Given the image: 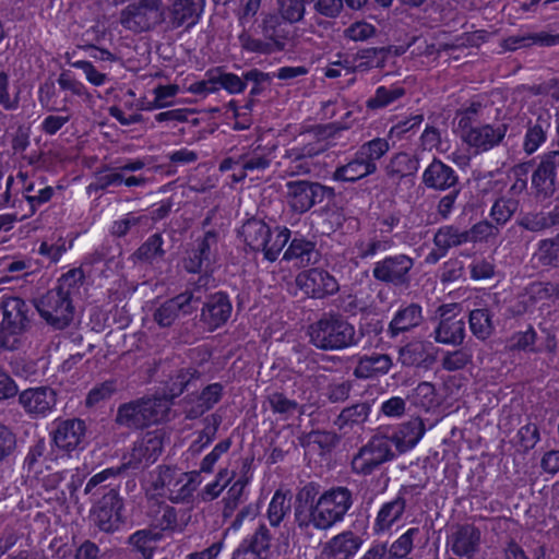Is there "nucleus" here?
<instances>
[{
	"mask_svg": "<svg viewBox=\"0 0 559 559\" xmlns=\"http://www.w3.org/2000/svg\"><path fill=\"white\" fill-rule=\"evenodd\" d=\"M362 538L353 531H344L329 539L320 559H352L362 546Z\"/></svg>",
	"mask_w": 559,
	"mask_h": 559,
	"instance_id": "b1692460",
	"label": "nucleus"
},
{
	"mask_svg": "<svg viewBox=\"0 0 559 559\" xmlns=\"http://www.w3.org/2000/svg\"><path fill=\"white\" fill-rule=\"evenodd\" d=\"M487 109L479 102H473L469 106L459 111V123L457 128L460 135L464 131H468L469 128H474L480 123V118L484 116V111Z\"/></svg>",
	"mask_w": 559,
	"mask_h": 559,
	"instance_id": "864d4df0",
	"label": "nucleus"
},
{
	"mask_svg": "<svg viewBox=\"0 0 559 559\" xmlns=\"http://www.w3.org/2000/svg\"><path fill=\"white\" fill-rule=\"evenodd\" d=\"M19 403L32 418L45 417L57 404V391L48 385L29 388L19 394Z\"/></svg>",
	"mask_w": 559,
	"mask_h": 559,
	"instance_id": "6ab92c4d",
	"label": "nucleus"
},
{
	"mask_svg": "<svg viewBox=\"0 0 559 559\" xmlns=\"http://www.w3.org/2000/svg\"><path fill=\"white\" fill-rule=\"evenodd\" d=\"M471 361V352L466 348H457L447 352L442 357L441 365L447 371H457L465 368Z\"/></svg>",
	"mask_w": 559,
	"mask_h": 559,
	"instance_id": "0e129e2a",
	"label": "nucleus"
},
{
	"mask_svg": "<svg viewBox=\"0 0 559 559\" xmlns=\"http://www.w3.org/2000/svg\"><path fill=\"white\" fill-rule=\"evenodd\" d=\"M170 411V402L163 396H143L118 406L115 424L129 430H142L164 421Z\"/></svg>",
	"mask_w": 559,
	"mask_h": 559,
	"instance_id": "39448f33",
	"label": "nucleus"
},
{
	"mask_svg": "<svg viewBox=\"0 0 559 559\" xmlns=\"http://www.w3.org/2000/svg\"><path fill=\"white\" fill-rule=\"evenodd\" d=\"M200 485V472L183 473L177 467L159 465L151 473L148 492L179 503L189 501Z\"/></svg>",
	"mask_w": 559,
	"mask_h": 559,
	"instance_id": "0eeeda50",
	"label": "nucleus"
},
{
	"mask_svg": "<svg viewBox=\"0 0 559 559\" xmlns=\"http://www.w3.org/2000/svg\"><path fill=\"white\" fill-rule=\"evenodd\" d=\"M288 37L289 31L277 14L262 13L253 32L243 29L238 35V40L247 52L272 55L285 49Z\"/></svg>",
	"mask_w": 559,
	"mask_h": 559,
	"instance_id": "20e7f679",
	"label": "nucleus"
},
{
	"mask_svg": "<svg viewBox=\"0 0 559 559\" xmlns=\"http://www.w3.org/2000/svg\"><path fill=\"white\" fill-rule=\"evenodd\" d=\"M218 242V234L215 230H209L204 236L197 240V247L191 250L188 259L185 261V269L189 273H201L210 267L214 252Z\"/></svg>",
	"mask_w": 559,
	"mask_h": 559,
	"instance_id": "393cba45",
	"label": "nucleus"
},
{
	"mask_svg": "<svg viewBox=\"0 0 559 559\" xmlns=\"http://www.w3.org/2000/svg\"><path fill=\"white\" fill-rule=\"evenodd\" d=\"M399 362L404 367L430 369L437 357L430 343L413 340L399 349Z\"/></svg>",
	"mask_w": 559,
	"mask_h": 559,
	"instance_id": "cd10ccee",
	"label": "nucleus"
},
{
	"mask_svg": "<svg viewBox=\"0 0 559 559\" xmlns=\"http://www.w3.org/2000/svg\"><path fill=\"white\" fill-rule=\"evenodd\" d=\"M233 312V304L227 293L216 292L206 297L199 314V323L204 331L214 332L224 326Z\"/></svg>",
	"mask_w": 559,
	"mask_h": 559,
	"instance_id": "4468645a",
	"label": "nucleus"
},
{
	"mask_svg": "<svg viewBox=\"0 0 559 559\" xmlns=\"http://www.w3.org/2000/svg\"><path fill=\"white\" fill-rule=\"evenodd\" d=\"M518 226L531 233H543L559 227V199L543 206L539 211L522 213Z\"/></svg>",
	"mask_w": 559,
	"mask_h": 559,
	"instance_id": "412c9836",
	"label": "nucleus"
},
{
	"mask_svg": "<svg viewBox=\"0 0 559 559\" xmlns=\"http://www.w3.org/2000/svg\"><path fill=\"white\" fill-rule=\"evenodd\" d=\"M419 168L418 157L406 152L394 154L385 166V174L392 180L415 176Z\"/></svg>",
	"mask_w": 559,
	"mask_h": 559,
	"instance_id": "c9c22d12",
	"label": "nucleus"
},
{
	"mask_svg": "<svg viewBox=\"0 0 559 559\" xmlns=\"http://www.w3.org/2000/svg\"><path fill=\"white\" fill-rule=\"evenodd\" d=\"M53 444L61 451L72 452L81 447L86 437L85 421L80 418L61 419L55 423L51 432Z\"/></svg>",
	"mask_w": 559,
	"mask_h": 559,
	"instance_id": "aec40b11",
	"label": "nucleus"
},
{
	"mask_svg": "<svg viewBox=\"0 0 559 559\" xmlns=\"http://www.w3.org/2000/svg\"><path fill=\"white\" fill-rule=\"evenodd\" d=\"M245 243L252 251H262L265 260L274 262L290 238L287 227L277 226L274 230L262 219H247L239 231Z\"/></svg>",
	"mask_w": 559,
	"mask_h": 559,
	"instance_id": "6e6552de",
	"label": "nucleus"
},
{
	"mask_svg": "<svg viewBox=\"0 0 559 559\" xmlns=\"http://www.w3.org/2000/svg\"><path fill=\"white\" fill-rule=\"evenodd\" d=\"M117 391V380H106L91 389L85 399V405L87 407L96 406L99 403L109 400Z\"/></svg>",
	"mask_w": 559,
	"mask_h": 559,
	"instance_id": "13d9d810",
	"label": "nucleus"
},
{
	"mask_svg": "<svg viewBox=\"0 0 559 559\" xmlns=\"http://www.w3.org/2000/svg\"><path fill=\"white\" fill-rule=\"evenodd\" d=\"M390 150V144L385 139L376 138L371 141L364 143L357 153L364 157L365 160L376 163Z\"/></svg>",
	"mask_w": 559,
	"mask_h": 559,
	"instance_id": "680f3d73",
	"label": "nucleus"
},
{
	"mask_svg": "<svg viewBox=\"0 0 559 559\" xmlns=\"http://www.w3.org/2000/svg\"><path fill=\"white\" fill-rule=\"evenodd\" d=\"M377 171L376 163L364 159L357 152L352 160L347 164L338 166L332 178L337 181L355 182Z\"/></svg>",
	"mask_w": 559,
	"mask_h": 559,
	"instance_id": "72a5a7b5",
	"label": "nucleus"
},
{
	"mask_svg": "<svg viewBox=\"0 0 559 559\" xmlns=\"http://www.w3.org/2000/svg\"><path fill=\"white\" fill-rule=\"evenodd\" d=\"M247 484H248L247 478H239L228 489L226 497L223 499V502H224L223 515H224V518L231 516V514L234 513V511L236 510L238 504L241 502Z\"/></svg>",
	"mask_w": 559,
	"mask_h": 559,
	"instance_id": "052dcab7",
	"label": "nucleus"
},
{
	"mask_svg": "<svg viewBox=\"0 0 559 559\" xmlns=\"http://www.w3.org/2000/svg\"><path fill=\"white\" fill-rule=\"evenodd\" d=\"M447 306L439 308L440 321L435 328L432 337L439 344L461 346L465 340V321L463 318L452 314L448 316Z\"/></svg>",
	"mask_w": 559,
	"mask_h": 559,
	"instance_id": "4be33fe9",
	"label": "nucleus"
},
{
	"mask_svg": "<svg viewBox=\"0 0 559 559\" xmlns=\"http://www.w3.org/2000/svg\"><path fill=\"white\" fill-rule=\"evenodd\" d=\"M500 233L498 226L491 224L488 221H480L477 224L473 225L469 229L466 230V235H468V242H483L488 241L490 238H496Z\"/></svg>",
	"mask_w": 559,
	"mask_h": 559,
	"instance_id": "338daca9",
	"label": "nucleus"
},
{
	"mask_svg": "<svg viewBox=\"0 0 559 559\" xmlns=\"http://www.w3.org/2000/svg\"><path fill=\"white\" fill-rule=\"evenodd\" d=\"M353 390V383L349 380L332 381L324 388L323 395L332 403H344L346 402Z\"/></svg>",
	"mask_w": 559,
	"mask_h": 559,
	"instance_id": "69168bd1",
	"label": "nucleus"
},
{
	"mask_svg": "<svg viewBox=\"0 0 559 559\" xmlns=\"http://www.w3.org/2000/svg\"><path fill=\"white\" fill-rule=\"evenodd\" d=\"M306 3L304 0H277L278 16L289 23H297L305 16Z\"/></svg>",
	"mask_w": 559,
	"mask_h": 559,
	"instance_id": "bf43d9fd",
	"label": "nucleus"
},
{
	"mask_svg": "<svg viewBox=\"0 0 559 559\" xmlns=\"http://www.w3.org/2000/svg\"><path fill=\"white\" fill-rule=\"evenodd\" d=\"M162 534L152 530H140L130 535L128 544L142 555L143 559H152L156 549V543Z\"/></svg>",
	"mask_w": 559,
	"mask_h": 559,
	"instance_id": "c03bdc74",
	"label": "nucleus"
},
{
	"mask_svg": "<svg viewBox=\"0 0 559 559\" xmlns=\"http://www.w3.org/2000/svg\"><path fill=\"white\" fill-rule=\"evenodd\" d=\"M534 259L543 267L559 269V233L538 241Z\"/></svg>",
	"mask_w": 559,
	"mask_h": 559,
	"instance_id": "37998d69",
	"label": "nucleus"
},
{
	"mask_svg": "<svg viewBox=\"0 0 559 559\" xmlns=\"http://www.w3.org/2000/svg\"><path fill=\"white\" fill-rule=\"evenodd\" d=\"M371 406L368 402H359L342 409L333 424L338 430L359 426L368 420Z\"/></svg>",
	"mask_w": 559,
	"mask_h": 559,
	"instance_id": "a19ab883",
	"label": "nucleus"
},
{
	"mask_svg": "<svg viewBox=\"0 0 559 559\" xmlns=\"http://www.w3.org/2000/svg\"><path fill=\"white\" fill-rule=\"evenodd\" d=\"M518 207L519 201L513 198H500L493 203L490 216L496 222V226L499 227L510 221Z\"/></svg>",
	"mask_w": 559,
	"mask_h": 559,
	"instance_id": "5fc2aeb1",
	"label": "nucleus"
},
{
	"mask_svg": "<svg viewBox=\"0 0 559 559\" xmlns=\"http://www.w3.org/2000/svg\"><path fill=\"white\" fill-rule=\"evenodd\" d=\"M418 485H404L400 488L397 496L385 502L379 510L374 522L376 532H384L396 523L403 515L406 508V496L411 495L416 488H424Z\"/></svg>",
	"mask_w": 559,
	"mask_h": 559,
	"instance_id": "a878e982",
	"label": "nucleus"
},
{
	"mask_svg": "<svg viewBox=\"0 0 559 559\" xmlns=\"http://www.w3.org/2000/svg\"><path fill=\"white\" fill-rule=\"evenodd\" d=\"M201 296L183 292L162 302L153 312V319L160 328H170L180 316H190L197 309Z\"/></svg>",
	"mask_w": 559,
	"mask_h": 559,
	"instance_id": "2eb2a0df",
	"label": "nucleus"
},
{
	"mask_svg": "<svg viewBox=\"0 0 559 559\" xmlns=\"http://www.w3.org/2000/svg\"><path fill=\"white\" fill-rule=\"evenodd\" d=\"M122 500L116 489L110 488L93 507L91 519L103 532H114L119 527Z\"/></svg>",
	"mask_w": 559,
	"mask_h": 559,
	"instance_id": "a211bd4d",
	"label": "nucleus"
},
{
	"mask_svg": "<svg viewBox=\"0 0 559 559\" xmlns=\"http://www.w3.org/2000/svg\"><path fill=\"white\" fill-rule=\"evenodd\" d=\"M310 344L321 350H343L360 343L364 328L355 326L340 313H324L308 328Z\"/></svg>",
	"mask_w": 559,
	"mask_h": 559,
	"instance_id": "7ed1b4c3",
	"label": "nucleus"
},
{
	"mask_svg": "<svg viewBox=\"0 0 559 559\" xmlns=\"http://www.w3.org/2000/svg\"><path fill=\"white\" fill-rule=\"evenodd\" d=\"M223 390L224 386L217 382L206 385L198 396L197 404L188 411L187 417L198 418L210 411L222 399Z\"/></svg>",
	"mask_w": 559,
	"mask_h": 559,
	"instance_id": "79ce46f5",
	"label": "nucleus"
},
{
	"mask_svg": "<svg viewBox=\"0 0 559 559\" xmlns=\"http://www.w3.org/2000/svg\"><path fill=\"white\" fill-rule=\"evenodd\" d=\"M392 247V241L388 238H380L376 235L361 237L355 242L357 257L360 259L372 258L379 253L386 252Z\"/></svg>",
	"mask_w": 559,
	"mask_h": 559,
	"instance_id": "49530a36",
	"label": "nucleus"
},
{
	"mask_svg": "<svg viewBox=\"0 0 559 559\" xmlns=\"http://www.w3.org/2000/svg\"><path fill=\"white\" fill-rule=\"evenodd\" d=\"M163 452V435L155 430L146 432L134 445L122 463L127 471H139L153 464Z\"/></svg>",
	"mask_w": 559,
	"mask_h": 559,
	"instance_id": "ddd939ff",
	"label": "nucleus"
},
{
	"mask_svg": "<svg viewBox=\"0 0 559 559\" xmlns=\"http://www.w3.org/2000/svg\"><path fill=\"white\" fill-rule=\"evenodd\" d=\"M510 118H503L492 123L478 124L462 132L461 139L476 154L488 152L503 143L510 129Z\"/></svg>",
	"mask_w": 559,
	"mask_h": 559,
	"instance_id": "9b49d317",
	"label": "nucleus"
},
{
	"mask_svg": "<svg viewBox=\"0 0 559 559\" xmlns=\"http://www.w3.org/2000/svg\"><path fill=\"white\" fill-rule=\"evenodd\" d=\"M153 524L160 531H174L178 525L177 511L165 502H156L150 511Z\"/></svg>",
	"mask_w": 559,
	"mask_h": 559,
	"instance_id": "09e8293b",
	"label": "nucleus"
},
{
	"mask_svg": "<svg viewBox=\"0 0 559 559\" xmlns=\"http://www.w3.org/2000/svg\"><path fill=\"white\" fill-rule=\"evenodd\" d=\"M120 22L134 33L166 26L164 0H134L121 11Z\"/></svg>",
	"mask_w": 559,
	"mask_h": 559,
	"instance_id": "1a4fd4ad",
	"label": "nucleus"
},
{
	"mask_svg": "<svg viewBox=\"0 0 559 559\" xmlns=\"http://www.w3.org/2000/svg\"><path fill=\"white\" fill-rule=\"evenodd\" d=\"M468 235H466V230H461L453 225H447L440 227L433 237V243L438 248L449 249L453 247H459L464 243H467Z\"/></svg>",
	"mask_w": 559,
	"mask_h": 559,
	"instance_id": "a18cd8bd",
	"label": "nucleus"
},
{
	"mask_svg": "<svg viewBox=\"0 0 559 559\" xmlns=\"http://www.w3.org/2000/svg\"><path fill=\"white\" fill-rule=\"evenodd\" d=\"M412 402L426 411H429L438 405V394L436 386L428 381L418 383L413 390L411 395Z\"/></svg>",
	"mask_w": 559,
	"mask_h": 559,
	"instance_id": "603ef678",
	"label": "nucleus"
},
{
	"mask_svg": "<svg viewBox=\"0 0 559 559\" xmlns=\"http://www.w3.org/2000/svg\"><path fill=\"white\" fill-rule=\"evenodd\" d=\"M260 147L254 148L251 153L243 154L238 158L239 163V178L238 180L245 178L248 171H262L265 170L270 164L271 152L263 153L260 152Z\"/></svg>",
	"mask_w": 559,
	"mask_h": 559,
	"instance_id": "de8ad7c7",
	"label": "nucleus"
},
{
	"mask_svg": "<svg viewBox=\"0 0 559 559\" xmlns=\"http://www.w3.org/2000/svg\"><path fill=\"white\" fill-rule=\"evenodd\" d=\"M419 534L418 527H412L401 535L390 547L388 554L395 559H408L407 556L413 549L414 538Z\"/></svg>",
	"mask_w": 559,
	"mask_h": 559,
	"instance_id": "4d7b16f0",
	"label": "nucleus"
},
{
	"mask_svg": "<svg viewBox=\"0 0 559 559\" xmlns=\"http://www.w3.org/2000/svg\"><path fill=\"white\" fill-rule=\"evenodd\" d=\"M319 257L314 242L305 238H294L284 252L283 259L295 260L297 265L305 267L317 263Z\"/></svg>",
	"mask_w": 559,
	"mask_h": 559,
	"instance_id": "f704fd0d",
	"label": "nucleus"
},
{
	"mask_svg": "<svg viewBox=\"0 0 559 559\" xmlns=\"http://www.w3.org/2000/svg\"><path fill=\"white\" fill-rule=\"evenodd\" d=\"M390 49L386 47H371L359 49L354 56L353 71L365 72L372 68H384Z\"/></svg>",
	"mask_w": 559,
	"mask_h": 559,
	"instance_id": "ea45409f",
	"label": "nucleus"
},
{
	"mask_svg": "<svg viewBox=\"0 0 559 559\" xmlns=\"http://www.w3.org/2000/svg\"><path fill=\"white\" fill-rule=\"evenodd\" d=\"M468 324L472 334L479 341L490 338L496 331L493 313L488 308L471 310L468 313Z\"/></svg>",
	"mask_w": 559,
	"mask_h": 559,
	"instance_id": "4c0bfd02",
	"label": "nucleus"
},
{
	"mask_svg": "<svg viewBox=\"0 0 559 559\" xmlns=\"http://www.w3.org/2000/svg\"><path fill=\"white\" fill-rule=\"evenodd\" d=\"M393 441L386 435H374L352 459V471L356 475L369 476L382 464L395 457Z\"/></svg>",
	"mask_w": 559,
	"mask_h": 559,
	"instance_id": "9d476101",
	"label": "nucleus"
},
{
	"mask_svg": "<svg viewBox=\"0 0 559 559\" xmlns=\"http://www.w3.org/2000/svg\"><path fill=\"white\" fill-rule=\"evenodd\" d=\"M123 182V174L106 167L95 175V180L90 185V190H106L109 187H118Z\"/></svg>",
	"mask_w": 559,
	"mask_h": 559,
	"instance_id": "e2e57ef3",
	"label": "nucleus"
},
{
	"mask_svg": "<svg viewBox=\"0 0 559 559\" xmlns=\"http://www.w3.org/2000/svg\"><path fill=\"white\" fill-rule=\"evenodd\" d=\"M289 204L295 212L305 213L320 203L318 182L306 180L287 182ZM321 192V189H320Z\"/></svg>",
	"mask_w": 559,
	"mask_h": 559,
	"instance_id": "7c9ffc66",
	"label": "nucleus"
},
{
	"mask_svg": "<svg viewBox=\"0 0 559 559\" xmlns=\"http://www.w3.org/2000/svg\"><path fill=\"white\" fill-rule=\"evenodd\" d=\"M423 183L429 189L444 191L459 185V176L451 166L435 157L424 170Z\"/></svg>",
	"mask_w": 559,
	"mask_h": 559,
	"instance_id": "c756f323",
	"label": "nucleus"
},
{
	"mask_svg": "<svg viewBox=\"0 0 559 559\" xmlns=\"http://www.w3.org/2000/svg\"><path fill=\"white\" fill-rule=\"evenodd\" d=\"M83 280L82 269H72L58 280L53 288L34 299L35 309L51 329L61 331L72 323L75 311L72 295L78 292Z\"/></svg>",
	"mask_w": 559,
	"mask_h": 559,
	"instance_id": "f03ea898",
	"label": "nucleus"
},
{
	"mask_svg": "<svg viewBox=\"0 0 559 559\" xmlns=\"http://www.w3.org/2000/svg\"><path fill=\"white\" fill-rule=\"evenodd\" d=\"M340 442V437L333 431L312 430L305 435L301 439V444L310 445L317 444L323 451H331Z\"/></svg>",
	"mask_w": 559,
	"mask_h": 559,
	"instance_id": "6e6d98bb",
	"label": "nucleus"
},
{
	"mask_svg": "<svg viewBox=\"0 0 559 559\" xmlns=\"http://www.w3.org/2000/svg\"><path fill=\"white\" fill-rule=\"evenodd\" d=\"M160 234L151 235L131 255L135 263L154 264L164 260L166 251Z\"/></svg>",
	"mask_w": 559,
	"mask_h": 559,
	"instance_id": "58836bf2",
	"label": "nucleus"
},
{
	"mask_svg": "<svg viewBox=\"0 0 559 559\" xmlns=\"http://www.w3.org/2000/svg\"><path fill=\"white\" fill-rule=\"evenodd\" d=\"M290 496L288 492L276 490L267 509V518L272 526H278L285 515L290 511Z\"/></svg>",
	"mask_w": 559,
	"mask_h": 559,
	"instance_id": "8fccbe9b",
	"label": "nucleus"
},
{
	"mask_svg": "<svg viewBox=\"0 0 559 559\" xmlns=\"http://www.w3.org/2000/svg\"><path fill=\"white\" fill-rule=\"evenodd\" d=\"M532 186L537 197L554 195L559 187V151H550L540 157L532 175Z\"/></svg>",
	"mask_w": 559,
	"mask_h": 559,
	"instance_id": "f3484780",
	"label": "nucleus"
},
{
	"mask_svg": "<svg viewBox=\"0 0 559 559\" xmlns=\"http://www.w3.org/2000/svg\"><path fill=\"white\" fill-rule=\"evenodd\" d=\"M392 365V358L386 354L366 355L359 358L353 374L357 379H372L386 374Z\"/></svg>",
	"mask_w": 559,
	"mask_h": 559,
	"instance_id": "473e14b6",
	"label": "nucleus"
},
{
	"mask_svg": "<svg viewBox=\"0 0 559 559\" xmlns=\"http://www.w3.org/2000/svg\"><path fill=\"white\" fill-rule=\"evenodd\" d=\"M353 504L349 488L336 486L321 492L320 484L309 481L296 492L295 523L304 535H311V528L328 531L345 519Z\"/></svg>",
	"mask_w": 559,
	"mask_h": 559,
	"instance_id": "f257e3e1",
	"label": "nucleus"
},
{
	"mask_svg": "<svg viewBox=\"0 0 559 559\" xmlns=\"http://www.w3.org/2000/svg\"><path fill=\"white\" fill-rule=\"evenodd\" d=\"M550 115H539L535 122L530 121L525 134L523 150L527 155L535 153L546 141L547 132L550 129Z\"/></svg>",
	"mask_w": 559,
	"mask_h": 559,
	"instance_id": "e433bc0d",
	"label": "nucleus"
},
{
	"mask_svg": "<svg viewBox=\"0 0 559 559\" xmlns=\"http://www.w3.org/2000/svg\"><path fill=\"white\" fill-rule=\"evenodd\" d=\"M426 431L424 421L416 417L400 425L399 429L389 436L399 453H405L413 449L423 438Z\"/></svg>",
	"mask_w": 559,
	"mask_h": 559,
	"instance_id": "2f4dec72",
	"label": "nucleus"
},
{
	"mask_svg": "<svg viewBox=\"0 0 559 559\" xmlns=\"http://www.w3.org/2000/svg\"><path fill=\"white\" fill-rule=\"evenodd\" d=\"M204 7L205 0H174L165 5L166 31L190 29L199 23Z\"/></svg>",
	"mask_w": 559,
	"mask_h": 559,
	"instance_id": "dca6fc26",
	"label": "nucleus"
},
{
	"mask_svg": "<svg viewBox=\"0 0 559 559\" xmlns=\"http://www.w3.org/2000/svg\"><path fill=\"white\" fill-rule=\"evenodd\" d=\"M481 542V532L473 524L457 525L451 534L450 547L457 557L473 559L479 550Z\"/></svg>",
	"mask_w": 559,
	"mask_h": 559,
	"instance_id": "bb28decb",
	"label": "nucleus"
},
{
	"mask_svg": "<svg viewBox=\"0 0 559 559\" xmlns=\"http://www.w3.org/2000/svg\"><path fill=\"white\" fill-rule=\"evenodd\" d=\"M34 304L17 296H3L1 301L0 353L16 350L22 345V335L31 329Z\"/></svg>",
	"mask_w": 559,
	"mask_h": 559,
	"instance_id": "423d86ee",
	"label": "nucleus"
},
{
	"mask_svg": "<svg viewBox=\"0 0 559 559\" xmlns=\"http://www.w3.org/2000/svg\"><path fill=\"white\" fill-rule=\"evenodd\" d=\"M298 286L312 298H323L338 290V283L329 272L311 269L296 278Z\"/></svg>",
	"mask_w": 559,
	"mask_h": 559,
	"instance_id": "5701e85b",
	"label": "nucleus"
},
{
	"mask_svg": "<svg viewBox=\"0 0 559 559\" xmlns=\"http://www.w3.org/2000/svg\"><path fill=\"white\" fill-rule=\"evenodd\" d=\"M414 263V259L407 254L389 255L374 263L372 276L376 281L386 285L408 287Z\"/></svg>",
	"mask_w": 559,
	"mask_h": 559,
	"instance_id": "f8f14e48",
	"label": "nucleus"
},
{
	"mask_svg": "<svg viewBox=\"0 0 559 559\" xmlns=\"http://www.w3.org/2000/svg\"><path fill=\"white\" fill-rule=\"evenodd\" d=\"M424 322L423 307L419 304L411 302L403 305L394 313L388 326V334L391 338L414 331Z\"/></svg>",
	"mask_w": 559,
	"mask_h": 559,
	"instance_id": "c85d7f7f",
	"label": "nucleus"
},
{
	"mask_svg": "<svg viewBox=\"0 0 559 559\" xmlns=\"http://www.w3.org/2000/svg\"><path fill=\"white\" fill-rule=\"evenodd\" d=\"M526 294L533 301H543L559 297V288L552 283L534 282L526 288Z\"/></svg>",
	"mask_w": 559,
	"mask_h": 559,
	"instance_id": "774afa93",
	"label": "nucleus"
},
{
	"mask_svg": "<svg viewBox=\"0 0 559 559\" xmlns=\"http://www.w3.org/2000/svg\"><path fill=\"white\" fill-rule=\"evenodd\" d=\"M405 95V88L401 86H379L376 91L374 96L370 97L366 102L368 109L377 110L384 108L395 102L396 99Z\"/></svg>",
	"mask_w": 559,
	"mask_h": 559,
	"instance_id": "3c124183",
	"label": "nucleus"
}]
</instances>
